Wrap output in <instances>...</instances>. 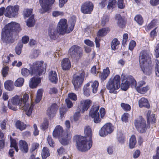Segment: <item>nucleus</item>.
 Returning <instances> with one entry per match:
<instances>
[{
    "label": "nucleus",
    "mask_w": 159,
    "mask_h": 159,
    "mask_svg": "<svg viewBox=\"0 0 159 159\" xmlns=\"http://www.w3.org/2000/svg\"><path fill=\"white\" fill-rule=\"evenodd\" d=\"M75 21H73L70 25H69L67 20L65 19H61L58 23L57 28H50L48 31V35L52 40H55L59 35H63L71 32L73 30Z\"/></svg>",
    "instance_id": "nucleus-1"
},
{
    "label": "nucleus",
    "mask_w": 159,
    "mask_h": 159,
    "mask_svg": "<svg viewBox=\"0 0 159 159\" xmlns=\"http://www.w3.org/2000/svg\"><path fill=\"white\" fill-rule=\"evenodd\" d=\"M20 25L14 22L9 23L2 30V40L6 43H12L14 42L13 34L20 30Z\"/></svg>",
    "instance_id": "nucleus-2"
},
{
    "label": "nucleus",
    "mask_w": 159,
    "mask_h": 159,
    "mask_svg": "<svg viewBox=\"0 0 159 159\" xmlns=\"http://www.w3.org/2000/svg\"><path fill=\"white\" fill-rule=\"evenodd\" d=\"M74 140L76 142L78 149L82 152L88 151L92 146V139H86L81 136H75L74 137Z\"/></svg>",
    "instance_id": "nucleus-3"
},
{
    "label": "nucleus",
    "mask_w": 159,
    "mask_h": 159,
    "mask_svg": "<svg viewBox=\"0 0 159 159\" xmlns=\"http://www.w3.org/2000/svg\"><path fill=\"white\" fill-rule=\"evenodd\" d=\"M120 78L118 75L111 78L106 85V88L111 93H116L117 90L120 87Z\"/></svg>",
    "instance_id": "nucleus-4"
},
{
    "label": "nucleus",
    "mask_w": 159,
    "mask_h": 159,
    "mask_svg": "<svg viewBox=\"0 0 159 159\" xmlns=\"http://www.w3.org/2000/svg\"><path fill=\"white\" fill-rule=\"evenodd\" d=\"M19 6L18 5L14 6L10 5L6 8L5 16L9 18H13L17 16L18 15V11Z\"/></svg>",
    "instance_id": "nucleus-5"
},
{
    "label": "nucleus",
    "mask_w": 159,
    "mask_h": 159,
    "mask_svg": "<svg viewBox=\"0 0 159 159\" xmlns=\"http://www.w3.org/2000/svg\"><path fill=\"white\" fill-rule=\"evenodd\" d=\"M29 99V96L27 94H24L22 99V106L24 107L23 110L25 111L28 116H30L32 113L34 105L33 104H30L27 102Z\"/></svg>",
    "instance_id": "nucleus-6"
},
{
    "label": "nucleus",
    "mask_w": 159,
    "mask_h": 159,
    "mask_svg": "<svg viewBox=\"0 0 159 159\" xmlns=\"http://www.w3.org/2000/svg\"><path fill=\"white\" fill-rule=\"evenodd\" d=\"M80 75H75L72 80V83L74 85L75 89L78 90V89L81 86L84 80L85 72L83 70H81Z\"/></svg>",
    "instance_id": "nucleus-7"
},
{
    "label": "nucleus",
    "mask_w": 159,
    "mask_h": 159,
    "mask_svg": "<svg viewBox=\"0 0 159 159\" xmlns=\"http://www.w3.org/2000/svg\"><path fill=\"white\" fill-rule=\"evenodd\" d=\"M99 108V105H93L91 107L89 112V116L93 119L94 122L95 123L100 122L101 120L98 112Z\"/></svg>",
    "instance_id": "nucleus-8"
},
{
    "label": "nucleus",
    "mask_w": 159,
    "mask_h": 159,
    "mask_svg": "<svg viewBox=\"0 0 159 159\" xmlns=\"http://www.w3.org/2000/svg\"><path fill=\"white\" fill-rule=\"evenodd\" d=\"M82 50L81 48L76 46H72L69 51V54L71 57L76 60L79 59L81 56Z\"/></svg>",
    "instance_id": "nucleus-9"
},
{
    "label": "nucleus",
    "mask_w": 159,
    "mask_h": 159,
    "mask_svg": "<svg viewBox=\"0 0 159 159\" xmlns=\"http://www.w3.org/2000/svg\"><path fill=\"white\" fill-rule=\"evenodd\" d=\"M43 62L42 61H37L33 63V65L31 67L32 73L31 75H40L43 71Z\"/></svg>",
    "instance_id": "nucleus-10"
},
{
    "label": "nucleus",
    "mask_w": 159,
    "mask_h": 159,
    "mask_svg": "<svg viewBox=\"0 0 159 159\" xmlns=\"http://www.w3.org/2000/svg\"><path fill=\"white\" fill-rule=\"evenodd\" d=\"M150 54L149 51L144 50L140 53L139 57L140 65L143 66L144 64H149L151 63Z\"/></svg>",
    "instance_id": "nucleus-11"
},
{
    "label": "nucleus",
    "mask_w": 159,
    "mask_h": 159,
    "mask_svg": "<svg viewBox=\"0 0 159 159\" xmlns=\"http://www.w3.org/2000/svg\"><path fill=\"white\" fill-rule=\"evenodd\" d=\"M134 124L139 131L143 133L145 132L147 129L146 121L141 116H139L135 120Z\"/></svg>",
    "instance_id": "nucleus-12"
},
{
    "label": "nucleus",
    "mask_w": 159,
    "mask_h": 159,
    "mask_svg": "<svg viewBox=\"0 0 159 159\" xmlns=\"http://www.w3.org/2000/svg\"><path fill=\"white\" fill-rule=\"evenodd\" d=\"M55 0H40L42 9L39 10L41 13L47 12L50 9V7L54 2Z\"/></svg>",
    "instance_id": "nucleus-13"
},
{
    "label": "nucleus",
    "mask_w": 159,
    "mask_h": 159,
    "mask_svg": "<svg viewBox=\"0 0 159 159\" xmlns=\"http://www.w3.org/2000/svg\"><path fill=\"white\" fill-rule=\"evenodd\" d=\"M94 5L91 2L87 1L83 3L81 7V11L84 14L91 13L93 10Z\"/></svg>",
    "instance_id": "nucleus-14"
},
{
    "label": "nucleus",
    "mask_w": 159,
    "mask_h": 159,
    "mask_svg": "<svg viewBox=\"0 0 159 159\" xmlns=\"http://www.w3.org/2000/svg\"><path fill=\"white\" fill-rule=\"evenodd\" d=\"M114 127L111 124L107 123L101 128L99 132V134L101 136H104L107 135L108 134L112 133Z\"/></svg>",
    "instance_id": "nucleus-15"
},
{
    "label": "nucleus",
    "mask_w": 159,
    "mask_h": 159,
    "mask_svg": "<svg viewBox=\"0 0 159 159\" xmlns=\"http://www.w3.org/2000/svg\"><path fill=\"white\" fill-rule=\"evenodd\" d=\"M122 82L121 85V88L122 90L125 91L126 90L129 88L130 83L131 84L132 87H135L136 85V81L132 76H129L125 82L122 80Z\"/></svg>",
    "instance_id": "nucleus-16"
},
{
    "label": "nucleus",
    "mask_w": 159,
    "mask_h": 159,
    "mask_svg": "<svg viewBox=\"0 0 159 159\" xmlns=\"http://www.w3.org/2000/svg\"><path fill=\"white\" fill-rule=\"evenodd\" d=\"M60 142L63 145H67L69 142L71 138V134L70 132H66L60 137Z\"/></svg>",
    "instance_id": "nucleus-17"
},
{
    "label": "nucleus",
    "mask_w": 159,
    "mask_h": 159,
    "mask_svg": "<svg viewBox=\"0 0 159 159\" xmlns=\"http://www.w3.org/2000/svg\"><path fill=\"white\" fill-rule=\"evenodd\" d=\"M11 102L14 105H19L20 108L23 110L24 107L22 106V98L20 96L16 95L11 100Z\"/></svg>",
    "instance_id": "nucleus-18"
},
{
    "label": "nucleus",
    "mask_w": 159,
    "mask_h": 159,
    "mask_svg": "<svg viewBox=\"0 0 159 159\" xmlns=\"http://www.w3.org/2000/svg\"><path fill=\"white\" fill-rule=\"evenodd\" d=\"M66 133L64 132L63 128L61 126L58 125L55 127L52 135L54 137H60Z\"/></svg>",
    "instance_id": "nucleus-19"
},
{
    "label": "nucleus",
    "mask_w": 159,
    "mask_h": 159,
    "mask_svg": "<svg viewBox=\"0 0 159 159\" xmlns=\"http://www.w3.org/2000/svg\"><path fill=\"white\" fill-rule=\"evenodd\" d=\"M92 103V101L89 99L84 100L80 101V105L83 113L88 110Z\"/></svg>",
    "instance_id": "nucleus-20"
},
{
    "label": "nucleus",
    "mask_w": 159,
    "mask_h": 159,
    "mask_svg": "<svg viewBox=\"0 0 159 159\" xmlns=\"http://www.w3.org/2000/svg\"><path fill=\"white\" fill-rule=\"evenodd\" d=\"M71 63L69 59L67 58L63 59L61 61V66L63 70H68L70 68Z\"/></svg>",
    "instance_id": "nucleus-21"
},
{
    "label": "nucleus",
    "mask_w": 159,
    "mask_h": 159,
    "mask_svg": "<svg viewBox=\"0 0 159 159\" xmlns=\"http://www.w3.org/2000/svg\"><path fill=\"white\" fill-rule=\"evenodd\" d=\"M41 79L39 77H33L31 79L29 82L30 87L32 89L35 88L37 87L38 84L40 83Z\"/></svg>",
    "instance_id": "nucleus-22"
},
{
    "label": "nucleus",
    "mask_w": 159,
    "mask_h": 159,
    "mask_svg": "<svg viewBox=\"0 0 159 159\" xmlns=\"http://www.w3.org/2000/svg\"><path fill=\"white\" fill-rule=\"evenodd\" d=\"M143 73L146 75H149L151 72L152 69V65L151 63L149 64L145 63L144 64L143 66H140Z\"/></svg>",
    "instance_id": "nucleus-23"
},
{
    "label": "nucleus",
    "mask_w": 159,
    "mask_h": 159,
    "mask_svg": "<svg viewBox=\"0 0 159 159\" xmlns=\"http://www.w3.org/2000/svg\"><path fill=\"white\" fill-rule=\"evenodd\" d=\"M57 111L56 105H52L47 110V114L50 119L52 118Z\"/></svg>",
    "instance_id": "nucleus-24"
},
{
    "label": "nucleus",
    "mask_w": 159,
    "mask_h": 159,
    "mask_svg": "<svg viewBox=\"0 0 159 159\" xmlns=\"http://www.w3.org/2000/svg\"><path fill=\"white\" fill-rule=\"evenodd\" d=\"M49 78L50 81L55 84L58 81L57 75L56 71L52 70L49 73Z\"/></svg>",
    "instance_id": "nucleus-25"
},
{
    "label": "nucleus",
    "mask_w": 159,
    "mask_h": 159,
    "mask_svg": "<svg viewBox=\"0 0 159 159\" xmlns=\"http://www.w3.org/2000/svg\"><path fill=\"white\" fill-rule=\"evenodd\" d=\"M110 74V71L108 67L103 70V72L100 73L99 77L103 80H105Z\"/></svg>",
    "instance_id": "nucleus-26"
},
{
    "label": "nucleus",
    "mask_w": 159,
    "mask_h": 159,
    "mask_svg": "<svg viewBox=\"0 0 159 159\" xmlns=\"http://www.w3.org/2000/svg\"><path fill=\"white\" fill-rule=\"evenodd\" d=\"M19 146L21 151L25 153L28 152V148L27 143L24 141L21 140L19 143Z\"/></svg>",
    "instance_id": "nucleus-27"
},
{
    "label": "nucleus",
    "mask_w": 159,
    "mask_h": 159,
    "mask_svg": "<svg viewBox=\"0 0 159 159\" xmlns=\"http://www.w3.org/2000/svg\"><path fill=\"white\" fill-rule=\"evenodd\" d=\"M84 134L85 135V137L86 139L88 138L89 139H92L91 137L92 135V130L89 126H86L84 129Z\"/></svg>",
    "instance_id": "nucleus-28"
},
{
    "label": "nucleus",
    "mask_w": 159,
    "mask_h": 159,
    "mask_svg": "<svg viewBox=\"0 0 159 159\" xmlns=\"http://www.w3.org/2000/svg\"><path fill=\"white\" fill-rule=\"evenodd\" d=\"M148 122H151L153 124L155 122V115L153 113L151 114L150 111H148L147 114Z\"/></svg>",
    "instance_id": "nucleus-29"
},
{
    "label": "nucleus",
    "mask_w": 159,
    "mask_h": 159,
    "mask_svg": "<svg viewBox=\"0 0 159 159\" xmlns=\"http://www.w3.org/2000/svg\"><path fill=\"white\" fill-rule=\"evenodd\" d=\"M139 104L140 107H148L149 105L148 100L144 98H142L139 100Z\"/></svg>",
    "instance_id": "nucleus-30"
},
{
    "label": "nucleus",
    "mask_w": 159,
    "mask_h": 159,
    "mask_svg": "<svg viewBox=\"0 0 159 159\" xmlns=\"http://www.w3.org/2000/svg\"><path fill=\"white\" fill-rule=\"evenodd\" d=\"M5 88L9 91H11L14 89L13 83L10 80H7L4 83Z\"/></svg>",
    "instance_id": "nucleus-31"
},
{
    "label": "nucleus",
    "mask_w": 159,
    "mask_h": 159,
    "mask_svg": "<svg viewBox=\"0 0 159 159\" xmlns=\"http://www.w3.org/2000/svg\"><path fill=\"white\" fill-rule=\"evenodd\" d=\"M110 30V29L108 28H105L101 29L99 30L97 33V36L98 37H102L105 36L109 32Z\"/></svg>",
    "instance_id": "nucleus-32"
},
{
    "label": "nucleus",
    "mask_w": 159,
    "mask_h": 159,
    "mask_svg": "<svg viewBox=\"0 0 159 159\" xmlns=\"http://www.w3.org/2000/svg\"><path fill=\"white\" fill-rule=\"evenodd\" d=\"M115 19L118 20L117 24L119 27L122 28L124 26L125 23L120 14H116V16Z\"/></svg>",
    "instance_id": "nucleus-33"
},
{
    "label": "nucleus",
    "mask_w": 159,
    "mask_h": 159,
    "mask_svg": "<svg viewBox=\"0 0 159 159\" xmlns=\"http://www.w3.org/2000/svg\"><path fill=\"white\" fill-rule=\"evenodd\" d=\"M50 155L49 149L47 147H44L43 149L41 155L43 159L46 158Z\"/></svg>",
    "instance_id": "nucleus-34"
},
{
    "label": "nucleus",
    "mask_w": 159,
    "mask_h": 159,
    "mask_svg": "<svg viewBox=\"0 0 159 159\" xmlns=\"http://www.w3.org/2000/svg\"><path fill=\"white\" fill-rule=\"evenodd\" d=\"M136 143V140L135 137L134 135H132L130 137L129 142V146L130 148H134Z\"/></svg>",
    "instance_id": "nucleus-35"
},
{
    "label": "nucleus",
    "mask_w": 159,
    "mask_h": 159,
    "mask_svg": "<svg viewBox=\"0 0 159 159\" xmlns=\"http://www.w3.org/2000/svg\"><path fill=\"white\" fill-rule=\"evenodd\" d=\"M90 83H88L84 85L83 88L84 94L87 96H89L90 94L91 89H90Z\"/></svg>",
    "instance_id": "nucleus-36"
},
{
    "label": "nucleus",
    "mask_w": 159,
    "mask_h": 159,
    "mask_svg": "<svg viewBox=\"0 0 159 159\" xmlns=\"http://www.w3.org/2000/svg\"><path fill=\"white\" fill-rule=\"evenodd\" d=\"M89 83H92L91 88L92 89V90L93 93H96L98 90V87L99 85L98 82L97 81H95L93 83L90 82Z\"/></svg>",
    "instance_id": "nucleus-37"
},
{
    "label": "nucleus",
    "mask_w": 159,
    "mask_h": 159,
    "mask_svg": "<svg viewBox=\"0 0 159 159\" xmlns=\"http://www.w3.org/2000/svg\"><path fill=\"white\" fill-rule=\"evenodd\" d=\"M16 126L17 129H19L21 131L25 129L26 127L25 124L19 121L16 122Z\"/></svg>",
    "instance_id": "nucleus-38"
},
{
    "label": "nucleus",
    "mask_w": 159,
    "mask_h": 159,
    "mask_svg": "<svg viewBox=\"0 0 159 159\" xmlns=\"http://www.w3.org/2000/svg\"><path fill=\"white\" fill-rule=\"evenodd\" d=\"M43 90L42 89H39L37 92V96L35 100V102L36 103L39 102L41 99Z\"/></svg>",
    "instance_id": "nucleus-39"
},
{
    "label": "nucleus",
    "mask_w": 159,
    "mask_h": 159,
    "mask_svg": "<svg viewBox=\"0 0 159 159\" xmlns=\"http://www.w3.org/2000/svg\"><path fill=\"white\" fill-rule=\"evenodd\" d=\"M35 24V20L34 19V16L31 15L27 21V25L29 27L33 26Z\"/></svg>",
    "instance_id": "nucleus-40"
},
{
    "label": "nucleus",
    "mask_w": 159,
    "mask_h": 159,
    "mask_svg": "<svg viewBox=\"0 0 159 159\" xmlns=\"http://www.w3.org/2000/svg\"><path fill=\"white\" fill-rule=\"evenodd\" d=\"M136 89L139 93L143 94L146 93L149 89V87L148 86L141 88L139 87H136Z\"/></svg>",
    "instance_id": "nucleus-41"
},
{
    "label": "nucleus",
    "mask_w": 159,
    "mask_h": 159,
    "mask_svg": "<svg viewBox=\"0 0 159 159\" xmlns=\"http://www.w3.org/2000/svg\"><path fill=\"white\" fill-rule=\"evenodd\" d=\"M24 82V79L22 78H18L15 82V85L18 87H21Z\"/></svg>",
    "instance_id": "nucleus-42"
},
{
    "label": "nucleus",
    "mask_w": 159,
    "mask_h": 159,
    "mask_svg": "<svg viewBox=\"0 0 159 159\" xmlns=\"http://www.w3.org/2000/svg\"><path fill=\"white\" fill-rule=\"evenodd\" d=\"M11 141V147H13L16 151L17 152L18 151V148L17 147V143L16 142V140L14 139H13L11 137H10Z\"/></svg>",
    "instance_id": "nucleus-43"
},
{
    "label": "nucleus",
    "mask_w": 159,
    "mask_h": 159,
    "mask_svg": "<svg viewBox=\"0 0 159 159\" xmlns=\"http://www.w3.org/2000/svg\"><path fill=\"white\" fill-rule=\"evenodd\" d=\"M119 44V42L116 39H114L112 41L111 44V48L112 49L115 50L116 48V47Z\"/></svg>",
    "instance_id": "nucleus-44"
},
{
    "label": "nucleus",
    "mask_w": 159,
    "mask_h": 159,
    "mask_svg": "<svg viewBox=\"0 0 159 159\" xmlns=\"http://www.w3.org/2000/svg\"><path fill=\"white\" fill-rule=\"evenodd\" d=\"M32 73V70L30 72V70L26 68H24L21 70V73L22 75L24 76H27L30 74Z\"/></svg>",
    "instance_id": "nucleus-45"
},
{
    "label": "nucleus",
    "mask_w": 159,
    "mask_h": 159,
    "mask_svg": "<svg viewBox=\"0 0 159 159\" xmlns=\"http://www.w3.org/2000/svg\"><path fill=\"white\" fill-rule=\"evenodd\" d=\"M32 9H25L24 11V15L25 17H28L30 16H31Z\"/></svg>",
    "instance_id": "nucleus-46"
},
{
    "label": "nucleus",
    "mask_w": 159,
    "mask_h": 159,
    "mask_svg": "<svg viewBox=\"0 0 159 159\" xmlns=\"http://www.w3.org/2000/svg\"><path fill=\"white\" fill-rule=\"evenodd\" d=\"M39 51L37 50H34L31 53L30 57L32 59L37 57L39 54Z\"/></svg>",
    "instance_id": "nucleus-47"
},
{
    "label": "nucleus",
    "mask_w": 159,
    "mask_h": 159,
    "mask_svg": "<svg viewBox=\"0 0 159 159\" xmlns=\"http://www.w3.org/2000/svg\"><path fill=\"white\" fill-rule=\"evenodd\" d=\"M116 2V0H110L107 6L108 8L110 9L114 7H115Z\"/></svg>",
    "instance_id": "nucleus-48"
},
{
    "label": "nucleus",
    "mask_w": 159,
    "mask_h": 159,
    "mask_svg": "<svg viewBox=\"0 0 159 159\" xmlns=\"http://www.w3.org/2000/svg\"><path fill=\"white\" fill-rule=\"evenodd\" d=\"M134 20L140 25H141L143 22L142 17L140 15H136L134 18Z\"/></svg>",
    "instance_id": "nucleus-49"
},
{
    "label": "nucleus",
    "mask_w": 159,
    "mask_h": 159,
    "mask_svg": "<svg viewBox=\"0 0 159 159\" xmlns=\"http://www.w3.org/2000/svg\"><path fill=\"white\" fill-rule=\"evenodd\" d=\"M120 105L122 109L125 111H129L131 110V107L128 104L122 103Z\"/></svg>",
    "instance_id": "nucleus-50"
},
{
    "label": "nucleus",
    "mask_w": 159,
    "mask_h": 159,
    "mask_svg": "<svg viewBox=\"0 0 159 159\" xmlns=\"http://www.w3.org/2000/svg\"><path fill=\"white\" fill-rule=\"evenodd\" d=\"M23 45L21 43H19L16 48V52L17 54L20 55L21 52V49Z\"/></svg>",
    "instance_id": "nucleus-51"
},
{
    "label": "nucleus",
    "mask_w": 159,
    "mask_h": 159,
    "mask_svg": "<svg viewBox=\"0 0 159 159\" xmlns=\"http://www.w3.org/2000/svg\"><path fill=\"white\" fill-rule=\"evenodd\" d=\"M109 21V17L107 15H104L102 18L101 25L104 26Z\"/></svg>",
    "instance_id": "nucleus-52"
},
{
    "label": "nucleus",
    "mask_w": 159,
    "mask_h": 159,
    "mask_svg": "<svg viewBox=\"0 0 159 159\" xmlns=\"http://www.w3.org/2000/svg\"><path fill=\"white\" fill-rule=\"evenodd\" d=\"M64 15L63 12L58 11H53L52 15L54 17H57L58 16H62Z\"/></svg>",
    "instance_id": "nucleus-53"
},
{
    "label": "nucleus",
    "mask_w": 159,
    "mask_h": 159,
    "mask_svg": "<svg viewBox=\"0 0 159 159\" xmlns=\"http://www.w3.org/2000/svg\"><path fill=\"white\" fill-rule=\"evenodd\" d=\"M117 139L119 142L121 143H123L124 141V138L123 134L119 133L117 135Z\"/></svg>",
    "instance_id": "nucleus-54"
},
{
    "label": "nucleus",
    "mask_w": 159,
    "mask_h": 159,
    "mask_svg": "<svg viewBox=\"0 0 159 159\" xmlns=\"http://www.w3.org/2000/svg\"><path fill=\"white\" fill-rule=\"evenodd\" d=\"M48 143L50 147H53L54 145V142L51 137L48 136L47 139Z\"/></svg>",
    "instance_id": "nucleus-55"
},
{
    "label": "nucleus",
    "mask_w": 159,
    "mask_h": 159,
    "mask_svg": "<svg viewBox=\"0 0 159 159\" xmlns=\"http://www.w3.org/2000/svg\"><path fill=\"white\" fill-rule=\"evenodd\" d=\"M67 111V110L66 108L62 107L60 109L59 112L61 118L64 116Z\"/></svg>",
    "instance_id": "nucleus-56"
},
{
    "label": "nucleus",
    "mask_w": 159,
    "mask_h": 159,
    "mask_svg": "<svg viewBox=\"0 0 159 159\" xmlns=\"http://www.w3.org/2000/svg\"><path fill=\"white\" fill-rule=\"evenodd\" d=\"M128 38V34H124L123 37V40L122 45L125 46L126 44V43L127 41Z\"/></svg>",
    "instance_id": "nucleus-57"
},
{
    "label": "nucleus",
    "mask_w": 159,
    "mask_h": 159,
    "mask_svg": "<svg viewBox=\"0 0 159 159\" xmlns=\"http://www.w3.org/2000/svg\"><path fill=\"white\" fill-rule=\"evenodd\" d=\"M129 116V114L127 113H124L121 116V120L123 121L126 122L127 121Z\"/></svg>",
    "instance_id": "nucleus-58"
},
{
    "label": "nucleus",
    "mask_w": 159,
    "mask_h": 159,
    "mask_svg": "<svg viewBox=\"0 0 159 159\" xmlns=\"http://www.w3.org/2000/svg\"><path fill=\"white\" fill-rule=\"evenodd\" d=\"M117 4L118 8L120 9H122L125 7L124 0H118Z\"/></svg>",
    "instance_id": "nucleus-59"
},
{
    "label": "nucleus",
    "mask_w": 159,
    "mask_h": 159,
    "mask_svg": "<svg viewBox=\"0 0 159 159\" xmlns=\"http://www.w3.org/2000/svg\"><path fill=\"white\" fill-rule=\"evenodd\" d=\"M8 67L6 66L3 68L2 70V73L3 76L5 77L8 74Z\"/></svg>",
    "instance_id": "nucleus-60"
},
{
    "label": "nucleus",
    "mask_w": 159,
    "mask_h": 159,
    "mask_svg": "<svg viewBox=\"0 0 159 159\" xmlns=\"http://www.w3.org/2000/svg\"><path fill=\"white\" fill-rule=\"evenodd\" d=\"M68 96L69 98L71 100L75 101L77 99V97L76 95L74 93H70L68 94Z\"/></svg>",
    "instance_id": "nucleus-61"
},
{
    "label": "nucleus",
    "mask_w": 159,
    "mask_h": 159,
    "mask_svg": "<svg viewBox=\"0 0 159 159\" xmlns=\"http://www.w3.org/2000/svg\"><path fill=\"white\" fill-rule=\"evenodd\" d=\"M16 105H14L11 103V101H9L8 102V107L10 109L14 111L16 110Z\"/></svg>",
    "instance_id": "nucleus-62"
},
{
    "label": "nucleus",
    "mask_w": 159,
    "mask_h": 159,
    "mask_svg": "<svg viewBox=\"0 0 159 159\" xmlns=\"http://www.w3.org/2000/svg\"><path fill=\"white\" fill-rule=\"evenodd\" d=\"M136 43L133 40L131 41L129 44V49L130 50H132L135 46Z\"/></svg>",
    "instance_id": "nucleus-63"
},
{
    "label": "nucleus",
    "mask_w": 159,
    "mask_h": 159,
    "mask_svg": "<svg viewBox=\"0 0 159 159\" xmlns=\"http://www.w3.org/2000/svg\"><path fill=\"white\" fill-rule=\"evenodd\" d=\"M150 3L152 6H156L159 4V0H150Z\"/></svg>",
    "instance_id": "nucleus-64"
}]
</instances>
